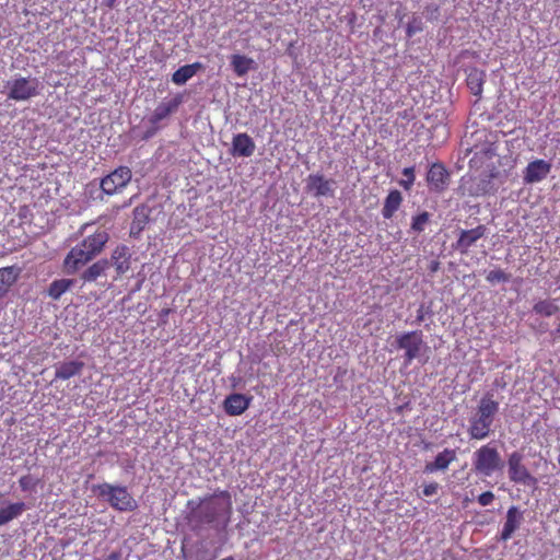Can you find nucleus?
Masks as SVG:
<instances>
[{
    "mask_svg": "<svg viewBox=\"0 0 560 560\" xmlns=\"http://www.w3.org/2000/svg\"><path fill=\"white\" fill-rule=\"evenodd\" d=\"M187 521L194 530L201 529L205 525L226 526L233 513L232 495L228 490H215L213 493L196 500H189Z\"/></svg>",
    "mask_w": 560,
    "mask_h": 560,
    "instance_id": "1",
    "label": "nucleus"
},
{
    "mask_svg": "<svg viewBox=\"0 0 560 560\" xmlns=\"http://www.w3.org/2000/svg\"><path fill=\"white\" fill-rule=\"evenodd\" d=\"M499 411V402L493 399L491 393H486L478 406L475 416L469 420L468 434L474 440H483L492 431L495 415Z\"/></svg>",
    "mask_w": 560,
    "mask_h": 560,
    "instance_id": "2",
    "label": "nucleus"
},
{
    "mask_svg": "<svg viewBox=\"0 0 560 560\" xmlns=\"http://www.w3.org/2000/svg\"><path fill=\"white\" fill-rule=\"evenodd\" d=\"M93 491L118 512H133L138 508L137 500L126 486L104 482L93 487Z\"/></svg>",
    "mask_w": 560,
    "mask_h": 560,
    "instance_id": "3",
    "label": "nucleus"
},
{
    "mask_svg": "<svg viewBox=\"0 0 560 560\" xmlns=\"http://www.w3.org/2000/svg\"><path fill=\"white\" fill-rule=\"evenodd\" d=\"M502 466L500 453L490 444L482 445L472 455V468L477 475L490 477Z\"/></svg>",
    "mask_w": 560,
    "mask_h": 560,
    "instance_id": "4",
    "label": "nucleus"
},
{
    "mask_svg": "<svg viewBox=\"0 0 560 560\" xmlns=\"http://www.w3.org/2000/svg\"><path fill=\"white\" fill-rule=\"evenodd\" d=\"M506 465L511 482L532 488L537 486L538 480L524 464V455L521 452L514 451L509 454Z\"/></svg>",
    "mask_w": 560,
    "mask_h": 560,
    "instance_id": "5",
    "label": "nucleus"
},
{
    "mask_svg": "<svg viewBox=\"0 0 560 560\" xmlns=\"http://www.w3.org/2000/svg\"><path fill=\"white\" fill-rule=\"evenodd\" d=\"M8 98L15 102L28 101L39 94L37 78L16 77L7 82Z\"/></svg>",
    "mask_w": 560,
    "mask_h": 560,
    "instance_id": "6",
    "label": "nucleus"
},
{
    "mask_svg": "<svg viewBox=\"0 0 560 560\" xmlns=\"http://www.w3.org/2000/svg\"><path fill=\"white\" fill-rule=\"evenodd\" d=\"M132 172L128 166H118L101 179L100 187L106 195L120 192L131 180Z\"/></svg>",
    "mask_w": 560,
    "mask_h": 560,
    "instance_id": "7",
    "label": "nucleus"
},
{
    "mask_svg": "<svg viewBox=\"0 0 560 560\" xmlns=\"http://www.w3.org/2000/svg\"><path fill=\"white\" fill-rule=\"evenodd\" d=\"M396 346L405 351V362L410 364L420 355L421 349L424 346L423 334L421 330L404 332L396 338Z\"/></svg>",
    "mask_w": 560,
    "mask_h": 560,
    "instance_id": "8",
    "label": "nucleus"
},
{
    "mask_svg": "<svg viewBox=\"0 0 560 560\" xmlns=\"http://www.w3.org/2000/svg\"><path fill=\"white\" fill-rule=\"evenodd\" d=\"M335 180L327 179L322 174H310L306 179V190L314 197H332Z\"/></svg>",
    "mask_w": 560,
    "mask_h": 560,
    "instance_id": "9",
    "label": "nucleus"
},
{
    "mask_svg": "<svg viewBox=\"0 0 560 560\" xmlns=\"http://www.w3.org/2000/svg\"><path fill=\"white\" fill-rule=\"evenodd\" d=\"M551 163L536 159L527 164L523 172V180L525 184H535L544 180L551 171Z\"/></svg>",
    "mask_w": 560,
    "mask_h": 560,
    "instance_id": "10",
    "label": "nucleus"
},
{
    "mask_svg": "<svg viewBox=\"0 0 560 560\" xmlns=\"http://www.w3.org/2000/svg\"><path fill=\"white\" fill-rule=\"evenodd\" d=\"M486 232L487 228L482 224L470 230H460L459 236L453 247L460 254L466 255L470 247L486 235Z\"/></svg>",
    "mask_w": 560,
    "mask_h": 560,
    "instance_id": "11",
    "label": "nucleus"
},
{
    "mask_svg": "<svg viewBox=\"0 0 560 560\" xmlns=\"http://www.w3.org/2000/svg\"><path fill=\"white\" fill-rule=\"evenodd\" d=\"M92 259H94L93 256L90 255L79 243L67 254L63 260V267L67 273L73 275Z\"/></svg>",
    "mask_w": 560,
    "mask_h": 560,
    "instance_id": "12",
    "label": "nucleus"
},
{
    "mask_svg": "<svg viewBox=\"0 0 560 560\" xmlns=\"http://www.w3.org/2000/svg\"><path fill=\"white\" fill-rule=\"evenodd\" d=\"M450 174L442 163H433L427 174V182L431 190L442 192L446 189Z\"/></svg>",
    "mask_w": 560,
    "mask_h": 560,
    "instance_id": "13",
    "label": "nucleus"
},
{
    "mask_svg": "<svg viewBox=\"0 0 560 560\" xmlns=\"http://www.w3.org/2000/svg\"><path fill=\"white\" fill-rule=\"evenodd\" d=\"M524 520L523 512L515 505L509 508L499 540L508 541L520 528Z\"/></svg>",
    "mask_w": 560,
    "mask_h": 560,
    "instance_id": "14",
    "label": "nucleus"
},
{
    "mask_svg": "<svg viewBox=\"0 0 560 560\" xmlns=\"http://www.w3.org/2000/svg\"><path fill=\"white\" fill-rule=\"evenodd\" d=\"M252 399V396H246L244 394H231L226 396L223 401L224 411L229 416H241L249 408Z\"/></svg>",
    "mask_w": 560,
    "mask_h": 560,
    "instance_id": "15",
    "label": "nucleus"
},
{
    "mask_svg": "<svg viewBox=\"0 0 560 560\" xmlns=\"http://www.w3.org/2000/svg\"><path fill=\"white\" fill-rule=\"evenodd\" d=\"M256 144L246 132L236 133L232 139L231 154L233 156L249 158L254 154Z\"/></svg>",
    "mask_w": 560,
    "mask_h": 560,
    "instance_id": "16",
    "label": "nucleus"
},
{
    "mask_svg": "<svg viewBox=\"0 0 560 560\" xmlns=\"http://www.w3.org/2000/svg\"><path fill=\"white\" fill-rule=\"evenodd\" d=\"M457 458L456 451L453 448H444L440 452L434 460L429 462L424 465L423 471L425 474H433L436 471H444L448 466Z\"/></svg>",
    "mask_w": 560,
    "mask_h": 560,
    "instance_id": "17",
    "label": "nucleus"
},
{
    "mask_svg": "<svg viewBox=\"0 0 560 560\" xmlns=\"http://www.w3.org/2000/svg\"><path fill=\"white\" fill-rule=\"evenodd\" d=\"M109 240L105 230H97L94 234L86 236L80 242L81 246L95 258L101 254Z\"/></svg>",
    "mask_w": 560,
    "mask_h": 560,
    "instance_id": "18",
    "label": "nucleus"
},
{
    "mask_svg": "<svg viewBox=\"0 0 560 560\" xmlns=\"http://www.w3.org/2000/svg\"><path fill=\"white\" fill-rule=\"evenodd\" d=\"M130 260L131 254L126 245H118L110 255V262L115 267L118 277L130 269Z\"/></svg>",
    "mask_w": 560,
    "mask_h": 560,
    "instance_id": "19",
    "label": "nucleus"
},
{
    "mask_svg": "<svg viewBox=\"0 0 560 560\" xmlns=\"http://www.w3.org/2000/svg\"><path fill=\"white\" fill-rule=\"evenodd\" d=\"M182 104V97L179 95L175 96L168 102L160 103L150 117V122L153 125L159 124L163 119L167 118L172 113L177 110L179 105Z\"/></svg>",
    "mask_w": 560,
    "mask_h": 560,
    "instance_id": "20",
    "label": "nucleus"
},
{
    "mask_svg": "<svg viewBox=\"0 0 560 560\" xmlns=\"http://www.w3.org/2000/svg\"><path fill=\"white\" fill-rule=\"evenodd\" d=\"M21 269L16 266L0 268V299L3 298L18 281Z\"/></svg>",
    "mask_w": 560,
    "mask_h": 560,
    "instance_id": "21",
    "label": "nucleus"
},
{
    "mask_svg": "<svg viewBox=\"0 0 560 560\" xmlns=\"http://www.w3.org/2000/svg\"><path fill=\"white\" fill-rule=\"evenodd\" d=\"M486 71L478 69V68H471L469 69L466 78V83L470 92L475 95L480 97L483 91V84L486 82Z\"/></svg>",
    "mask_w": 560,
    "mask_h": 560,
    "instance_id": "22",
    "label": "nucleus"
},
{
    "mask_svg": "<svg viewBox=\"0 0 560 560\" xmlns=\"http://www.w3.org/2000/svg\"><path fill=\"white\" fill-rule=\"evenodd\" d=\"M83 368H84V363L82 361L62 362L56 369L55 378L56 380H69L75 375L81 374Z\"/></svg>",
    "mask_w": 560,
    "mask_h": 560,
    "instance_id": "23",
    "label": "nucleus"
},
{
    "mask_svg": "<svg viewBox=\"0 0 560 560\" xmlns=\"http://www.w3.org/2000/svg\"><path fill=\"white\" fill-rule=\"evenodd\" d=\"M402 203V195L399 190L393 189L384 200L382 214L384 219H392Z\"/></svg>",
    "mask_w": 560,
    "mask_h": 560,
    "instance_id": "24",
    "label": "nucleus"
},
{
    "mask_svg": "<svg viewBox=\"0 0 560 560\" xmlns=\"http://www.w3.org/2000/svg\"><path fill=\"white\" fill-rule=\"evenodd\" d=\"M109 268V260L107 259H100L92 264L88 269H85L82 275L81 279L84 282H93L98 277L103 276L105 271Z\"/></svg>",
    "mask_w": 560,
    "mask_h": 560,
    "instance_id": "25",
    "label": "nucleus"
},
{
    "mask_svg": "<svg viewBox=\"0 0 560 560\" xmlns=\"http://www.w3.org/2000/svg\"><path fill=\"white\" fill-rule=\"evenodd\" d=\"M200 62H195L191 65H185L178 68L172 75V81L177 85L185 84L189 79H191L199 69H201Z\"/></svg>",
    "mask_w": 560,
    "mask_h": 560,
    "instance_id": "26",
    "label": "nucleus"
},
{
    "mask_svg": "<svg viewBox=\"0 0 560 560\" xmlns=\"http://www.w3.org/2000/svg\"><path fill=\"white\" fill-rule=\"evenodd\" d=\"M150 208L147 205H139L132 211L131 230L141 232L149 222Z\"/></svg>",
    "mask_w": 560,
    "mask_h": 560,
    "instance_id": "27",
    "label": "nucleus"
},
{
    "mask_svg": "<svg viewBox=\"0 0 560 560\" xmlns=\"http://www.w3.org/2000/svg\"><path fill=\"white\" fill-rule=\"evenodd\" d=\"M254 63V60L244 55L234 54L231 56V66L236 75L243 77L250 69Z\"/></svg>",
    "mask_w": 560,
    "mask_h": 560,
    "instance_id": "28",
    "label": "nucleus"
},
{
    "mask_svg": "<svg viewBox=\"0 0 560 560\" xmlns=\"http://www.w3.org/2000/svg\"><path fill=\"white\" fill-rule=\"evenodd\" d=\"M24 510L25 504L23 502L11 503L5 508L0 509V526L20 516Z\"/></svg>",
    "mask_w": 560,
    "mask_h": 560,
    "instance_id": "29",
    "label": "nucleus"
},
{
    "mask_svg": "<svg viewBox=\"0 0 560 560\" xmlns=\"http://www.w3.org/2000/svg\"><path fill=\"white\" fill-rule=\"evenodd\" d=\"M73 281L70 279H59L50 283L48 294L54 300H58L67 290L70 289Z\"/></svg>",
    "mask_w": 560,
    "mask_h": 560,
    "instance_id": "30",
    "label": "nucleus"
},
{
    "mask_svg": "<svg viewBox=\"0 0 560 560\" xmlns=\"http://www.w3.org/2000/svg\"><path fill=\"white\" fill-rule=\"evenodd\" d=\"M533 311L536 314L542 315V316H552L557 315L558 312H560L559 307L549 300H541L534 304Z\"/></svg>",
    "mask_w": 560,
    "mask_h": 560,
    "instance_id": "31",
    "label": "nucleus"
},
{
    "mask_svg": "<svg viewBox=\"0 0 560 560\" xmlns=\"http://www.w3.org/2000/svg\"><path fill=\"white\" fill-rule=\"evenodd\" d=\"M510 279L511 275L500 268L490 270L486 276V280L492 285L509 282Z\"/></svg>",
    "mask_w": 560,
    "mask_h": 560,
    "instance_id": "32",
    "label": "nucleus"
},
{
    "mask_svg": "<svg viewBox=\"0 0 560 560\" xmlns=\"http://www.w3.org/2000/svg\"><path fill=\"white\" fill-rule=\"evenodd\" d=\"M430 221V214L427 211H423L412 218L411 221V230L421 233L424 231L425 225Z\"/></svg>",
    "mask_w": 560,
    "mask_h": 560,
    "instance_id": "33",
    "label": "nucleus"
},
{
    "mask_svg": "<svg viewBox=\"0 0 560 560\" xmlns=\"http://www.w3.org/2000/svg\"><path fill=\"white\" fill-rule=\"evenodd\" d=\"M201 548L194 553L192 551H187L185 547L182 548V552L186 560L196 559V560H212L214 557H207L208 551L203 549L202 544H200Z\"/></svg>",
    "mask_w": 560,
    "mask_h": 560,
    "instance_id": "34",
    "label": "nucleus"
},
{
    "mask_svg": "<svg viewBox=\"0 0 560 560\" xmlns=\"http://www.w3.org/2000/svg\"><path fill=\"white\" fill-rule=\"evenodd\" d=\"M402 175L406 177V179L401 180L400 185L408 190L415 183V167H405L402 170Z\"/></svg>",
    "mask_w": 560,
    "mask_h": 560,
    "instance_id": "35",
    "label": "nucleus"
},
{
    "mask_svg": "<svg viewBox=\"0 0 560 560\" xmlns=\"http://www.w3.org/2000/svg\"><path fill=\"white\" fill-rule=\"evenodd\" d=\"M422 31V23L418 19H413L411 22L408 23L406 33L408 37H412L416 33Z\"/></svg>",
    "mask_w": 560,
    "mask_h": 560,
    "instance_id": "36",
    "label": "nucleus"
},
{
    "mask_svg": "<svg viewBox=\"0 0 560 560\" xmlns=\"http://www.w3.org/2000/svg\"><path fill=\"white\" fill-rule=\"evenodd\" d=\"M19 483L23 491H27V490L33 489L37 485V481L34 480L30 475H26V476H22L19 479Z\"/></svg>",
    "mask_w": 560,
    "mask_h": 560,
    "instance_id": "37",
    "label": "nucleus"
},
{
    "mask_svg": "<svg viewBox=\"0 0 560 560\" xmlns=\"http://www.w3.org/2000/svg\"><path fill=\"white\" fill-rule=\"evenodd\" d=\"M477 500L481 506H488L494 501V494L491 491H485L479 494Z\"/></svg>",
    "mask_w": 560,
    "mask_h": 560,
    "instance_id": "38",
    "label": "nucleus"
},
{
    "mask_svg": "<svg viewBox=\"0 0 560 560\" xmlns=\"http://www.w3.org/2000/svg\"><path fill=\"white\" fill-rule=\"evenodd\" d=\"M439 485L436 482L428 483L423 487V495L431 497L438 492Z\"/></svg>",
    "mask_w": 560,
    "mask_h": 560,
    "instance_id": "39",
    "label": "nucleus"
},
{
    "mask_svg": "<svg viewBox=\"0 0 560 560\" xmlns=\"http://www.w3.org/2000/svg\"><path fill=\"white\" fill-rule=\"evenodd\" d=\"M550 336L553 340L560 339V311L556 315V327L550 331Z\"/></svg>",
    "mask_w": 560,
    "mask_h": 560,
    "instance_id": "40",
    "label": "nucleus"
},
{
    "mask_svg": "<svg viewBox=\"0 0 560 560\" xmlns=\"http://www.w3.org/2000/svg\"><path fill=\"white\" fill-rule=\"evenodd\" d=\"M424 318H425L424 304H421L417 311L416 323L420 324L424 320Z\"/></svg>",
    "mask_w": 560,
    "mask_h": 560,
    "instance_id": "41",
    "label": "nucleus"
},
{
    "mask_svg": "<svg viewBox=\"0 0 560 560\" xmlns=\"http://www.w3.org/2000/svg\"><path fill=\"white\" fill-rule=\"evenodd\" d=\"M116 2H117V0H106V5L108 8H114Z\"/></svg>",
    "mask_w": 560,
    "mask_h": 560,
    "instance_id": "42",
    "label": "nucleus"
},
{
    "mask_svg": "<svg viewBox=\"0 0 560 560\" xmlns=\"http://www.w3.org/2000/svg\"><path fill=\"white\" fill-rule=\"evenodd\" d=\"M438 267H439V262H433L432 266H431V270L432 271H436Z\"/></svg>",
    "mask_w": 560,
    "mask_h": 560,
    "instance_id": "43",
    "label": "nucleus"
},
{
    "mask_svg": "<svg viewBox=\"0 0 560 560\" xmlns=\"http://www.w3.org/2000/svg\"><path fill=\"white\" fill-rule=\"evenodd\" d=\"M221 560H235V559H234V557H233V556H229V557L223 558V559H221Z\"/></svg>",
    "mask_w": 560,
    "mask_h": 560,
    "instance_id": "44",
    "label": "nucleus"
},
{
    "mask_svg": "<svg viewBox=\"0 0 560 560\" xmlns=\"http://www.w3.org/2000/svg\"><path fill=\"white\" fill-rule=\"evenodd\" d=\"M558 464L560 466V453H559V456H558Z\"/></svg>",
    "mask_w": 560,
    "mask_h": 560,
    "instance_id": "45",
    "label": "nucleus"
}]
</instances>
